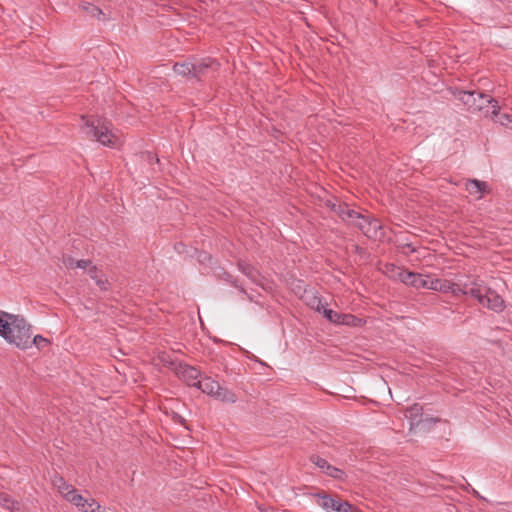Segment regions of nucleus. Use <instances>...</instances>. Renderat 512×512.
<instances>
[{
  "mask_svg": "<svg viewBox=\"0 0 512 512\" xmlns=\"http://www.w3.org/2000/svg\"><path fill=\"white\" fill-rule=\"evenodd\" d=\"M0 336L19 349L31 347V326L19 315L0 310Z\"/></svg>",
  "mask_w": 512,
  "mask_h": 512,
  "instance_id": "obj_1",
  "label": "nucleus"
},
{
  "mask_svg": "<svg viewBox=\"0 0 512 512\" xmlns=\"http://www.w3.org/2000/svg\"><path fill=\"white\" fill-rule=\"evenodd\" d=\"M456 97L471 112H482L485 117H488L491 110L493 116L498 115V110L500 109L498 101L488 94L478 91L460 90Z\"/></svg>",
  "mask_w": 512,
  "mask_h": 512,
  "instance_id": "obj_2",
  "label": "nucleus"
},
{
  "mask_svg": "<svg viewBox=\"0 0 512 512\" xmlns=\"http://www.w3.org/2000/svg\"><path fill=\"white\" fill-rule=\"evenodd\" d=\"M82 121V129L89 139L96 140L108 147H114L117 137L112 133L111 123L100 118L89 119L86 116H82Z\"/></svg>",
  "mask_w": 512,
  "mask_h": 512,
  "instance_id": "obj_3",
  "label": "nucleus"
},
{
  "mask_svg": "<svg viewBox=\"0 0 512 512\" xmlns=\"http://www.w3.org/2000/svg\"><path fill=\"white\" fill-rule=\"evenodd\" d=\"M387 270L391 272H395L393 275L399 281L404 283L405 285L412 286L414 288H425L429 289V280L431 279L429 276H425L420 273H415L408 271L406 269L396 267L394 265L387 266Z\"/></svg>",
  "mask_w": 512,
  "mask_h": 512,
  "instance_id": "obj_4",
  "label": "nucleus"
},
{
  "mask_svg": "<svg viewBox=\"0 0 512 512\" xmlns=\"http://www.w3.org/2000/svg\"><path fill=\"white\" fill-rule=\"evenodd\" d=\"M356 227L370 239H377L383 235L380 221L369 214H363L362 218L356 222Z\"/></svg>",
  "mask_w": 512,
  "mask_h": 512,
  "instance_id": "obj_5",
  "label": "nucleus"
},
{
  "mask_svg": "<svg viewBox=\"0 0 512 512\" xmlns=\"http://www.w3.org/2000/svg\"><path fill=\"white\" fill-rule=\"evenodd\" d=\"M193 66L192 78L196 81H201L204 77L208 76L211 71H217L219 63L215 59L207 57L193 62Z\"/></svg>",
  "mask_w": 512,
  "mask_h": 512,
  "instance_id": "obj_6",
  "label": "nucleus"
},
{
  "mask_svg": "<svg viewBox=\"0 0 512 512\" xmlns=\"http://www.w3.org/2000/svg\"><path fill=\"white\" fill-rule=\"evenodd\" d=\"M482 298L484 301L483 303L480 304L494 312H502L505 308V302L503 298L499 294H497L496 291L492 290L489 287H486L482 295Z\"/></svg>",
  "mask_w": 512,
  "mask_h": 512,
  "instance_id": "obj_7",
  "label": "nucleus"
},
{
  "mask_svg": "<svg viewBox=\"0 0 512 512\" xmlns=\"http://www.w3.org/2000/svg\"><path fill=\"white\" fill-rule=\"evenodd\" d=\"M310 460L313 464H315L317 467H319L324 473H326L328 476L341 480L343 479L345 473L343 470L332 466L328 463V461L320 456L312 455L310 457Z\"/></svg>",
  "mask_w": 512,
  "mask_h": 512,
  "instance_id": "obj_8",
  "label": "nucleus"
},
{
  "mask_svg": "<svg viewBox=\"0 0 512 512\" xmlns=\"http://www.w3.org/2000/svg\"><path fill=\"white\" fill-rule=\"evenodd\" d=\"M177 373L189 386L197 387V382L200 381L198 379L200 376V371L195 367L187 364H180Z\"/></svg>",
  "mask_w": 512,
  "mask_h": 512,
  "instance_id": "obj_9",
  "label": "nucleus"
},
{
  "mask_svg": "<svg viewBox=\"0 0 512 512\" xmlns=\"http://www.w3.org/2000/svg\"><path fill=\"white\" fill-rule=\"evenodd\" d=\"M456 283L446 279L431 278L429 280V290L439 291L442 293H451L455 296Z\"/></svg>",
  "mask_w": 512,
  "mask_h": 512,
  "instance_id": "obj_10",
  "label": "nucleus"
},
{
  "mask_svg": "<svg viewBox=\"0 0 512 512\" xmlns=\"http://www.w3.org/2000/svg\"><path fill=\"white\" fill-rule=\"evenodd\" d=\"M423 407L415 403L405 410V417L410 421V428L418 426L422 422Z\"/></svg>",
  "mask_w": 512,
  "mask_h": 512,
  "instance_id": "obj_11",
  "label": "nucleus"
},
{
  "mask_svg": "<svg viewBox=\"0 0 512 512\" xmlns=\"http://www.w3.org/2000/svg\"><path fill=\"white\" fill-rule=\"evenodd\" d=\"M219 386L220 384L210 377H205L197 382L198 389H200L203 393L213 397L215 396L216 392L219 391Z\"/></svg>",
  "mask_w": 512,
  "mask_h": 512,
  "instance_id": "obj_12",
  "label": "nucleus"
},
{
  "mask_svg": "<svg viewBox=\"0 0 512 512\" xmlns=\"http://www.w3.org/2000/svg\"><path fill=\"white\" fill-rule=\"evenodd\" d=\"M79 9L82 10L86 15L95 18L97 20H104L105 15L103 11L93 3L83 1L79 4Z\"/></svg>",
  "mask_w": 512,
  "mask_h": 512,
  "instance_id": "obj_13",
  "label": "nucleus"
},
{
  "mask_svg": "<svg viewBox=\"0 0 512 512\" xmlns=\"http://www.w3.org/2000/svg\"><path fill=\"white\" fill-rule=\"evenodd\" d=\"M315 496L318 498L317 504L319 506L328 512H335L334 508H336L337 504L339 503L338 500H335L325 492L317 493Z\"/></svg>",
  "mask_w": 512,
  "mask_h": 512,
  "instance_id": "obj_14",
  "label": "nucleus"
},
{
  "mask_svg": "<svg viewBox=\"0 0 512 512\" xmlns=\"http://www.w3.org/2000/svg\"><path fill=\"white\" fill-rule=\"evenodd\" d=\"M326 206L331 209L339 218H341L343 221L347 217V214L350 210V207L345 202H332L331 200H327Z\"/></svg>",
  "mask_w": 512,
  "mask_h": 512,
  "instance_id": "obj_15",
  "label": "nucleus"
},
{
  "mask_svg": "<svg viewBox=\"0 0 512 512\" xmlns=\"http://www.w3.org/2000/svg\"><path fill=\"white\" fill-rule=\"evenodd\" d=\"M466 189L471 193H480V194H484V193H489L490 192V188H489V185L487 184V182H484V181H480V180H477V179H470L467 181L466 183Z\"/></svg>",
  "mask_w": 512,
  "mask_h": 512,
  "instance_id": "obj_16",
  "label": "nucleus"
},
{
  "mask_svg": "<svg viewBox=\"0 0 512 512\" xmlns=\"http://www.w3.org/2000/svg\"><path fill=\"white\" fill-rule=\"evenodd\" d=\"M0 506L10 512H21L20 503L4 492H0Z\"/></svg>",
  "mask_w": 512,
  "mask_h": 512,
  "instance_id": "obj_17",
  "label": "nucleus"
},
{
  "mask_svg": "<svg viewBox=\"0 0 512 512\" xmlns=\"http://www.w3.org/2000/svg\"><path fill=\"white\" fill-rule=\"evenodd\" d=\"M486 289V286L483 284V281L475 278L474 285L471 286V289L469 291H466V294L470 297L476 299L479 303H483L482 295Z\"/></svg>",
  "mask_w": 512,
  "mask_h": 512,
  "instance_id": "obj_18",
  "label": "nucleus"
},
{
  "mask_svg": "<svg viewBox=\"0 0 512 512\" xmlns=\"http://www.w3.org/2000/svg\"><path fill=\"white\" fill-rule=\"evenodd\" d=\"M63 264L68 269H74V268H82L87 269L91 265L90 260H75L71 256L64 255L63 256Z\"/></svg>",
  "mask_w": 512,
  "mask_h": 512,
  "instance_id": "obj_19",
  "label": "nucleus"
},
{
  "mask_svg": "<svg viewBox=\"0 0 512 512\" xmlns=\"http://www.w3.org/2000/svg\"><path fill=\"white\" fill-rule=\"evenodd\" d=\"M238 267L253 282L259 283L260 273L256 268L244 262H239Z\"/></svg>",
  "mask_w": 512,
  "mask_h": 512,
  "instance_id": "obj_20",
  "label": "nucleus"
},
{
  "mask_svg": "<svg viewBox=\"0 0 512 512\" xmlns=\"http://www.w3.org/2000/svg\"><path fill=\"white\" fill-rule=\"evenodd\" d=\"M194 69L193 62H182L175 63L173 70L176 74L192 78V70Z\"/></svg>",
  "mask_w": 512,
  "mask_h": 512,
  "instance_id": "obj_21",
  "label": "nucleus"
},
{
  "mask_svg": "<svg viewBox=\"0 0 512 512\" xmlns=\"http://www.w3.org/2000/svg\"><path fill=\"white\" fill-rule=\"evenodd\" d=\"M214 397L220 401L227 403H235L237 401L235 393L229 390L228 388H224L222 386H219V391L216 392Z\"/></svg>",
  "mask_w": 512,
  "mask_h": 512,
  "instance_id": "obj_22",
  "label": "nucleus"
},
{
  "mask_svg": "<svg viewBox=\"0 0 512 512\" xmlns=\"http://www.w3.org/2000/svg\"><path fill=\"white\" fill-rule=\"evenodd\" d=\"M361 319L352 314L340 313L338 324L347 326H358Z\"/></svg>",
  "mask_w": 512,
  "mask_h": 512,
  "instance_id": "obj_23",
  "label": "nucleus"
},
{
  "mask_svg": "<svg viewBox=\"0 0 512 512\" xmlns=\"http://www.w3.org/2000/svg\"><path fill=\"white\" fill-rule=\"evenodd\" d=\"M57 487L65 499H67L68 496H70L76 490L73 485L67 483L63 478L59 479V484H57Z\"/></svg>",
  "mask_w": 512,
  "mask_h": 512,
  "instance_id": "obj_24",
  "label": "nucleus"
},
{
  "mask_svg": "<svg viewBox=\"0 0 512 512\" xmlns=\"http://www.w3.org/2000/svg\"><path fill=\"white\" fill-rule=\"evenodd\" d=\"M66 500L77 506L79 509H85L86 499L82 495L78 494L77 490L68 496Z\"/></svg>",
  "mask_w": 512,
  "mask_h": 512,
  "instance_id": "obj_25",
  "label": "nucleus"
},
{
  "mask_svg": "<svg viewBox=\"0 0 512 512\" xmlns=\"http://www.w3.org/2000/svg\"><path fill=\"white\" fill-rule=\"evenodd\" d=\"M475 279L466 281L464 283H456L455 296L459 297L461 295H467L466 291L471 289V286L474 285Z\"/></svg>",
  "mask_w": 512,
  "mask_h": 512,
  "instance_id": "obj_26",
  "label": "nucleus"
},
{
  "mask_svg": "<svg viewBox=\"0 0 512 512\" xmlns=\"http://www.w3.org/2000/svg\"><path fill=\"white\" fill-rule=\"evenodd\" d=\"M488 117L491 118L494 122L500 123L501 125H507L509 122H512V116L505 113L501 114L500 109L498 110L497 116H493L490 111Z\"/></svg>",
  "mask_w": 512,
  "mask_h": 512,
  "instance_id": "obj_27",
  "label": "nucleus"
},
{
  "mask_svg": "<svg viewBox=\"0 0 512 512\" xmlns=\"http://www.w3.org/2000/svg\"><path fill=\"white\" fill-rule=\"evenodd\" d=\"M335 512H362L360 509L354 507L348 501H342L334 508Z\"/></svg>",
  "mask_w": 512,
  "mask_h": 512,
  "instance_id": "obj_28",
  "label": "nucleus"
},
{
  "mask_svg": "<svg viewBox=\"0 0 512 512\" xmlns=\"http://www.w3.org/2000/svg\"><path fill=\"white\" fill-rule=\"evenodd\" d=\"M323 317H325L329 322L338 324L340 313L334 311L332 309L326 308L322 313Z\"/></svg>",
  "mask_w": 512,
  "mask_h": 512,
  "instance_id": "obj_29",
  "label": "nucleus"
},
{
  "mask_svg": "<svg viewBox=\"0 0 512 512\" xmlns=\"http://www.w3.org/2000/svg\"><path fill=\"white\" fill-rule=\"evenodd\" d=\"M362 216H363L362 213L350 208V210L347 214V217L344 219V221L356 226V222H358L362 218Z\"/></svg>",
  "mask_w": 512,
  "mask_h": 512,
  "instance_id": "obj_30",
  "label": "nucleus"
},
{
  "mask_svg": "<svg viewBox=\"0 0 512 512\" xmlns=\"http://www.w3.org/2000/svg\"><path fill=\"white\" fill-rule=\"evenodd\" d=\"M101 506L96 502L95 499H86L85 509H81L84 512H96Z\"/></svg>",
  "mask_w": 512,
  "mask_h": 512,
  "instance_id": "obj_31",
  "label": "nucleus"
},
{
  "mask_svg": "<svg viewBox=\"0 0 512 512\" xmlns=\"http://www.w3.org/2000/svg\"><path fill=\"white\" fill-rule=\"evenodd\" d=\"M311 306L319 313H323V310L326 309V306L323 304L322 300L318 297H313Z\"/></svg>",
  "mask_w": 512,
  "mask_h": 512,
  "instance_id": "obj_32",
  "label": "nucleus"
},
{
  "mask_svg": "<svg viewBox=\"0 0 512 512\" xmlns=\"http://www.w3.org/2000/svg\"><path fill=\"white\" fill-rule=\"evenodd\" d=\"M48 340L41 335H36L31 338V345L34 344L37 348H42L47 344Z\"/></svg>",
  "mask_w": 512,
  "mask_h": 512,
  "instance_id": "obj_33",
  "label": "nucleus"
},
{
  "mask_svg": "<svg viewBox=\"0 0 512 512\" xmlns=\"http://www.w3.org/2000/svg\"><path fill=\"white\" fill-rule=\"evenodd\" d=\"M97 286L103 290V291H106L108 289V280L107 279H103L101 277H98L96 280H95Z\"/></svg>",
  "mask_w": 512,
  "mask_h": 512,
  "instance_id": "obj_34",
  "label": "nucleus"
},
{
  "mask_svg": "<svg viewBox=\"0 0 512 512\" xmlns=\"http://www.w3.org/2000/svg\"><path fill=\"white\" fill-rule=\"evenodd\" d=\"M88 274L93 279L96 280L98 278V268L95 265H90L88 267Z\"/></svg>",
  "mask_w": 512,
  "mask_h": 512,
  "instance_id": "obj_35",
  "label": "nucleus"
},
{
  "mask_svg": "<svg viewBox=\"0 0 512 512\" xmlns=\"http://www.w3.org/2000/svg\"><path fill=\"white\" fill-rule=\"evenodd\" d=\"M405 247H407L411 253L415 252V248L411 244H406Z\"/></svg>",
  "mask_w": 512,
  "mask_h": 512,
  "instance_id": "obj_36",
  "label": "nucleus"
},
{
  "mask_svg": "<svg viewBox=\"0 0 512 512\" xmlns=\"http://www.w3.org/2000/svg\"><path fill=\"white\" fill-rule=\"evenodd\" d=\"M370 1H371L373 4H375V5H376V3H377V0H370Z\"/></svg>",
  "mask_w": 512,
  "mask_h": 512,
  "instance_id": "obj_37",
  "label": "nucleus"
}]
</instances>
